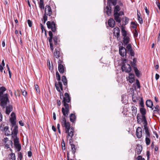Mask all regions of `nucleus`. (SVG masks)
<instances>
[{"mask_svg": "<svg viewBox=\"0 0 160 160\" xmlns=\"http://www.w3.org/2000/svg\"><path fill=\"white\" fill-rule=\"evenodd\" d=\"M142 121L143 122L144 126H147V122L146 118L145 115H142Z\"/></svg>", "mask_w": 160, "mask_h": 160, "instance_id": "31", "label": "nucleus"}, {"mask_svg": "<svg viewBox=\"0 0 160 160\" xmlns=\"http://www.w3.org/2000/svg\"><path fill=\"white\" fill-rule=\"evenodd\" d=\"M10 160H15V155L14 153H12L10 154Z\"/></svg>", "mask_w": 160, "mask_h": 160, "instance_id": "39", "label": "nucleus"}, {"mask_svg": "<svg viewBox=\"0 0 160 160\" xmlns=\"http://www.w3.org/2000/svg\"><path fill=\"white\" fill-rule=\"evenodd\" d=\"M138 22H139V23L141 24H142V23H143V20H142V18H138Z\"/></svg>", "mask_w": 160, "mask_h": 160, "instance_id": "62", "label": "nucleus"}, {"mask_svg": "<svg viewBox=\"0 0 160 160\" xmlns=\"http://www.w3.org/2000/svg\"><path fill=\"white\" fill-rule=\"evenodd\" d=\"M108 24L110 27L113 28L115 25V22L112 18H110L108 21Z\"/></svg>", "mask_w": 160, "mask_h": 160, "instance_id": "21", "label": "nucleus"}, {"mask_svg": "<svg viewBox=\"0 0 160 160\" xmlns=\"http://www.w3.org/2000/svg\"><path fill=\"white\" fill-rule=\"evenodd\" d=\"M38 4L39 7L41 10L44 9V2L43 0H40L39 2H38Z\"/></svg>", "mask_w": 160, "mask_h": 160, "instance_id": "28", "label": "nucleus"}, {"mask_svg": "<svg viewBox=\"0 0 160 160\" xmlns=\"http://www.w3.org/2000/svg\"><path fill=\"white\" fill-rule=\"evenodd\" d=\"M28 23L29 26L30 27L32 26V22L30 20H28L27 21Z\"/></svg>", "mask_w": 160, "mask_h": 160, "instance_id": "56", "label": "nucleus"}, {"mask_svg": "<svg viewBox=\"0 0 160 160\" xmlns=\"http://www.w3.org/2000/svg\"><path fill=\"white\" fill-rule=\"evenodd\" d=\"M47 25L48 28L51 29L52 31L55 32L56 30V24L54 21H48Z\"/></svg>", "mask_w": 160, "mask_h": 160, "instance_id": "4", "label": "nucleus"}, {"mask_svg": "<svg viewBox=\"0 0 160 160\" xmlns=\"http://www.w3.org/2000/svg\"><path fill=\"white\" fill-rule=\"evenodd\" d=\"M65 97L63 98V99L62 101V103L63 105H65L66 104H68L67 103H69L70 102L71 99L69 94L67 93H65Z\"/></svg>", "mask_w": 160, "mask_h": 160, "instance_id": "7", "label": "nucleus"}, {"mask_svg": "<svg viewBox=\"0 0 160 160\" xmlns=\"http://www.w3.org/2000/svg\"><path fill=\"white\" fill-rule=\"evenodd\" d=\"M150 137H146L145 141L147 145H148L150 143V140L149 139Z\"/></svg>", "mask_w": 160, "mask_h": 160, "instance_id": "42", "label": "nucleus"}, {"mask_svg": "<svg viewBox=\"0 0 160 160\" xmlns=\"http://www.w3.org/2000/svg\"><path fill=\"white\" fill-rule=\"evenodd\" d=\"M56 78L57 80L58 81H60V79H61L60 76L58 71H57L56 72Z\"/></svg>", "mask_w": 160, "mask_h": 160, "instance_id": "44", "label": "nucleus"}, {"mask_svg": "<svg viewBox=\"0 0 160 160\" xmlns=\"http://www.w3.org/2000/svg\"><path fill=\"white\" fill-rule=\"evenodd\" d=\"M133 69L136 75L138 77L140 76V72L139 70L136 67H134Z\"/></svg>", "mask_w": 160, "mask_h": 160, "instance_id": "30", "label": "nucleus"}, {"mask_svg": "<svg viewBox=\"0 0 160 160\" xmlns=\"http://www.w3.org/2000/svg\"><path fill=\"white\" fill-rule=\"evenodd\" d=\"M6 90V88L4 87H2L0 88V105L3 107L5 108L9 103L7 94H3V92Z\"/></svg>", "mask_w": 160, "mask_h": 160, "instance_id": "1", "label": "nucleus"}, {"mask_svg": "<svg viewBox=\"0 0 160 160\" xmlns=\"http://www.w3.org/2000/svg\"><path fill=\"white\" fill-rule=\"evenodd\" d=\"M63 143H62V149L63 150H65V143L64 142L63 140Z\"/></svg>", "mask_w": 160, "mask_h": 160, "instance_id": "63", "label": "nucleus"}, {"mask_svg": "<svg viewBox=\"0 0 160 160\" xmlns=\"http://www.w3.org/2000/svg\"><path fill=\"white\" fill-rule=\"evenodd\" d=\"M9 127L5 126L2 129H1L2 131L4 132L5 135L8 136L12 134V132H11L9 131Z\"/></svg>", "mask_w": 160, "mask_h": 160, "instance_id": "11", "label": "nucleus"}, {"mask_svg": "<svg viewBox=\"0 0 160 160\" xmlns=\"http://www.w3.org/2000/svg\"><path fill=\"white\" fill-rule=\"evenodd\" d=\"M65 67L62 64L58 65V70L59 72L61 73H63L64 72Z\"/></svg>", "mask_w": 160, "mask_h": 160, "instance_id": "22", "label": "nucleus"}, {"mask_svg": "<svg viewBox=\"0 0 160 160\" xmlns=\"http://www.w3.org/2000/svg\"><path fill=\"white\" fill-rule=\"evenodd\" d=\"M55 86L57 90L60 92V94H61L62 95V93L61 92V90L63 91V89L62 87V85L61 82L59 81L58 83L56 82L55 83Z\"/></svg>", "mask_w": 160, "mask_h": 160, "instance_id": "10", "label": "nucleus"}, {"mask_svg": "<svg viewBox=\"0 0 160 160\" xmlns=\"http://www.w3.org/2000/svg\"><path fill=\"white\" fill-rule=\"evenodd\" d=\"M140 111L142 115H145L146 114V110L144 107L141 108Z\"/></svg>", "mask_w": 160, "mask_h": 160, "instance_id": "34", "label": "nucleus"}, {"mask_svg": "<svg viewBox=\"0 0 160 160\" xmlns=\"http://www.w3.org/2000/svg\"><path fill=\"white\" fill-rule=\"evenodd\" d=\"M140 104L142 107H144V102L142 98L141 99V101L140 102Z\"/></svg>", "mask_w": 160, "mask_h": 160, "instance_id": "55", "label": "nucleus"}, {"mask_svg": "<svg viewBox=\"0 0 160 160\" xmlns=\"http://www.w3.org/2000/svg\"><path fill=\"white\" fill-rule=\"evenodd\" d=\"M62 80L63 83L64 85L67 86V81L66 77L65 76H63L62 77Z\"/></svg>", "mask_w": 160, "mask_h": 160, "instance_id": "32", "label": "nucleus"}, {"mask_svg": "<svg viewBox=\"0 0 160 160\" xmlns=\"http://www.w3.org/2000/svg\"><path fill=\"white\" fill-rule=\"evenodd\" d=\"M154 108V110H160V108L158 105H156L155 106L153 107Z\"/></svg>", "mask_w": 160, "mask_h": 160, "instance_id": "57", "label": "nucleus"}, {"mask_svg": "<svg viewBox=\"0 0 160 160\" xmlns=\"http://www.w3.org/2000/svg\"><path fill=\"white\" fill-rule=\"evenodd\" d=\"M114 19L116 21L120 23L121 22V18L119 17V15L118 13H114Z\"/></svg>", "mask_w": 160, "mask_h": 160, "instance_id": "24", "label": "nucleus"}, {"mask_svg": "<svg viewBox=\"0 0 160 160\" xmlns=\"http://www.w3.org/2000/svg\"><path fill=\"white\" fill-rule=\"evenodd\" d=\"M137 122H138V123H139L141 120V119L140 118V115H139V114H138L137 116Z\"/></svg>", "mask_w": 160, "mask_h": 160, "instance_id": "51", "label": "nucleus"}, {"mask_svg": "<svg viewBox=\"0 0 160 160\" xmlns=\"http://www.w3.org/2000/svg\"><path fill=\"white\" fill-rule=\"evenodd\" d=\"M53 40L54 42V44L55 45H57L58 43V38L56 36L54 37L53 38Z\"/></svg>", "mask_w": 160, "mask_h": 160, "instance_id": "45", "label": "nucleus"}, {"mask_svg": "<svg viewBox=\"0 0 160 160\" xmlns=\"http://www.w3.org/2000/svg\"><path fill=\"white\" fill-rule=\"evenodd\" d=\"M62 121L61 122L62 125L65 128V132H68L70 131V124L69 122H66L65 117L62 116Z\"/></svg>", "mask_w": 160, "mask_h": 160, "instance_id": "3", "label": "nucleus"}, {"mask_svg": "<svg viewBox=\"0 0 160 160\" xmlns=\"http://www.w3.org/2000/svg\"><path fill=\"white\" fill-rule=\"evenodd\" d=\"M136 84L138 87V88H140V84L139 81L137 79L136 80Z\"/></svg>", "mask_w": 160, "mask_h": 160, "instance_id": "58", "label": "nucleus"}, {"mask_svg": "<svg viewBox=\"0 0 160 160\" xmlns=\"http://www.w3.org/2000/svg\"><path fill=\"white\" fill-rule=\"evenodd\" d=\"M74 129L72 128L70 130V131H68V132H66L67 133V137L68 138L70 137V138L69 139V143L70 144H72L71 143L72 142H73V138L72 137L74 134Z\"/></svg>", "mask_w": 160, "mask_h": 160, "instance_id": "8", "label": "nucleus"}, {"mask_svg": "<svg viewBox=\"0 0 160 160\" xmlns=\"http://www.w3.org/2000/svg\"><path fill=\"white\" fill-rule=\"evenodd\" d=\"M114 32L113 34L114 35L117 37V39L119 38L120 36V30L118 27H116L114 28L113 29Z\"/></svg>", "mask_w": 160, "mask_h": 160, "instance_id": "14", "label": "nucleus"}, {"mask_svg": "<svg viewBox=\"0 0 160 160\" xmlns=\"http://www.w3.org/2000/svg\"><path fill=\"white\" fill-rule=\"evenodd\" d=\"M14 146L15 148L17 149V151L19 152L21 150V146L20 144L19 143L18 144L14 145Z\"/></svg>", "mask_w": 160, "mask_h": 160, "instance_id": "38", "label": "nucleus"}, {"mask_svg": "<svg viewBox=\"0 0 160 160\" xmlns=\"http://www.w3.org/2000/svg\"><path fill=\"white\" fill-rule=\"evenodd\" d=\"M16 119H10L11 123L12 124V126H15V124L16 123L15 120Z\"/></svg>", "mask_w": 160, "mask_h": 160, "instance_id": "48", "label": "nucleus"}, {"mask_svg": "<svg viewBox=\"0 0 160 160\" xmlns=\"http://www.w3.org/2000/svg\"><path fill=\"white\" fill-rule=\"evenodd\" d=\"M137 160H145V159L142 158L141 156H138L136 158Z\"/></svg>", "mask_w": 160, "mask_h": 160, "instance_id": "54", "label": "nucleus"}, {"mask_svg": "<svg viewBox=\"0 0 160 160\" xmlns=\"http://www.w3.org/2000/svg\"><path fill=\"white\" fill-rule=\"evenodd\" d=\"M121 33L122 36L124 37H127V32L125 30L123 26L122 25L121 26Z\"/></svg>", "mask_w": 160, "mask_h": 160, "instance_id": "27", "label": "nucleus"}, {"mask_svg": "<svg viewBox=\"0 0 160 160\" xmlns=\"http://www.w3.org/2000/svg\"><path fill=\"white\" fill-rule=\"evenodd\" d=\"M142 149V147L140 145H138L136 148V150L137 151V154H140Z\"/></svg>", "mask_w": 160, "mask_h": 160, "instance_id": "29", "label": "nucleus"}, {"mask_svg": "<svg viewBox=\"0 0 160 160\" xmlns=\"http://www.w3.org/2000/svg\"><path fill=\"white\" fill-rule=\"evenodd\" d=\"M133 28H135V29H134V30L133 31V35H134V38H136L138 36V30L136 28H135L134 27H133Z\"/></svg>", "mask_w": 160, "mask_h": 160, "instance_id": "40", "label": "nucleus"}, {"mask_svg": "<svg viewBox=\"0 0 160 160\" xmlns=\"http://www.w3.org/2000/svg\"><path fill=\"white\" fill-rule=\"evenodd\" d=\"M130 55L132 56H134L135 54L134 52L132 49L128 51Z\"/></svg>", "mask_w": 160, "mask_h": 160, "instance_id": "50", "label": "nucleus"}, {"mask_svg": "<svg viewBox=\"0 0 160 160\" xmlns=\"http://www.w3.org/2000/svg\"><path fill=\"white\" fill-rule=\"evenodd\" d=\"M52 14V12L51 8L50 6L46 5L45 8V13L44 15H46V16H51Z\"/></svg>", "mask_w": 160, "mask_h": 160, "instance_id": "9", "label": "nucleus"}, {"mask_svg": "<svg viewBox=\"0 0 160 160\" xmlns=\"http://www.w3.org/2000/svg\"><path fill=\"white\" fill-rule=\"evenodd\" d=\"M22 156L21 152H19L18 153V159L20 160H22Z\"/></svg>", "mask_w": 160, "mask_h": 160, "instance_id": "47", "label": "nucleus"}, {"mask_svg": "<svg viewBox=\"0 0 160 160\" xmlns=\"http://www.w3.org/2000/svg\"><path fill=\"white\" fill-rule=\"evenodd\" d=\"M153 110V114L155 116H156V114H159V111L160 110Z\"/></svg>", "mask_w": 160, "mask_h": 160, "instance_id": "46", "label": "nucleus"}, {"mask_svg": "<svg viewBox=\"0 0 160 160\" xmlns=\"http://www.w3.org/2000/svg\"><path fill=\"white\" fill-rule=\"evenodd\" d=\"M117 3L116 0H108V6H106V9L104 10L106 11V13L108 16H110L111 13V5H115Z\"/></svg>", "mask_w": 160, "mask_h": 160, "instance_id": "2", "label": "nucleus"}, {"mask_svg": "<svg viewBox=\"0 0 160 160\" xmlns=\"http://www.w3.org/2000/svg\"><path fill=\"white\" fill-rule=\"evenodd\" d=\"M49 42H51L52 41V39H53V34L52 31H49Z\"/></svg>", "mask_w": 160, "mask_h": 160, "instance_id": "35", "label": "nucleus"}, {"mask_svg": "<svg viewBox=\"0 0 160 160\" xmlns=\"http://www.w3.org/2000/svg\"><path fill=\"white\" fill-rule=\"evenodd\" d=\"M135 76L134 74L130 73L129 74L128 81L131 83L135 81Z\"/></svg>", "mask_w": 160, "mask_h": 160, "instance_id": "15", "label": "nucleus"}, {"mask_svg": "<svg viewBox=\"0 0 160 160\" xmlns=\"http://www.w3.org/2000/svg\"><path fill=\"white\" fill-rule=\"evenodd\" d=\"M64 108L62 107V111L63 117H67L69 113V107L68 104H66L63 105Z\"/></svg>", "mask_w": 160, "mask_h": 160, "instance_id": "5", "label": "nucleus"}, {"mask_svg": "<svg viewBox=\"0 0 160 160\" xmlns=\"http://www.w3.org/2000/svg\"><path fill=\"white\" fill-rule=\"evenodd\" d=\"M127 45V46L126 47V50L128 51H130L131 50H132V46L130 44H128Z\"/></svg>", "mask_w": 160, "mask_h": 160, "instance_id": "41", "label": "nucleus"}, {"mask_svg": "<svg viewBox=\"0 0 160 160\" xmlns=\"http://www.w3.org/2000/svg\"><path fill=\"white\" fill-rule=\"evenodd\" d=\"M120 10V8L118 5H117L114 7V13H118V12Z\"/></svg>", "mask_w": 160, "mask_h": 160, "instance_id": "33", "label": "nucleus"}, {"mask_svg": "<svg viewBox=\"0 0 160 160\" xmlns=\"http://www.w3.org/2000/svg\"><path fill=\"white\" fill-rule=\"evenodd\" d=\"M136 135L138 138H140L142 135V128L138 127L136 131Z\"/></svg>", "mask_w": 160, "mask_h": 160, "instance_id": "13", "label": "nucleus"}, {"mask_svg": "<svg viewBox=\"0 0 160 160\" xmlns=\"http://www.w3.org/2000/svg\"><path fill=\"white\" fill-rule=\"evenodd\" d=\"M131 109L132 111V116L133 117H134L136 116L137 113V108L135 106H132L131 108Z\"/></svg>", "mask_w": 160, "mask_h": 160, "instance_id": "23", "label": "nucleus"}, {"mask_svg": "<svg viewBox=\"0 0 160 160\" xmlns=\"http://www.w3.org/2000/svg\"><path fill=\"white\" fill-rule=\"evenodd\" d=\"M121 68L122 72L124 71L127 73L129 72L131 70V66L128 63L123 64Z\"/></svg>", "mask_w": 160, "mask_h": 160, "instance_id": "6", "label": "nucleus"}, {"mask_svg": "<svg viewBox=\"0 0 160 160\" xmlns=\"http://www.w3.org/2000/svg\"><path fill=\"white\" fill-rule=\"evenodd\" d=\"M35 87L36 92L38 93H39L40 92V90L39 88V87L38 85L37 84L35 85Z\"/></svg>", "mask_w": 160, "mask_h": 160, "instance_id": "53", "label": "nucleus"}, {"mask_svg": "<svg viewBox=\"0 0 160 160\" xmlns=\"http://www.w3.org/2000/svg\"><path fill=\"white\" fill-rule=\"evenodd\" d=\"M127 60L126 59H123L122 60V62L123 64H126L127 62Z\"/></svg>", "mask_w": 160, "mask_h": 160, "instance_id": "64", "label": "nucleus"}, {"mask_svg": "<svg viewBox=\"0 0 160 160\" xmlns=\"http://www.w3.org/2000/svg\"><path fill=\"white\" fill-rule=\"evenodd\" d=\"M40 26L42 32H43L44 31V32L45 31H46V30L45 29L43 25L41 23L40 24Z\"/></svg>", "mask_w": 160, "mask_h": 160, "instance_id": "59", "label": "nucleus"}, {"mask_svg": "<svg viewBox=\"0 0 160 160\" xmlns=\"http://www.w3.org/2000/svg\"><path fill=\"white\" fill-rule=\"evenodd\" d=\"M60 50V48L59 47H57L56 48L54 53V55L56 58H58L60 57L59 51Z\"/></svg>", "mask_w": 160, "mask_h": 160, "instance_id": "17", "label": "nucleus"}, {"mask_svg": "<svg viewBox=\"0 0 160 160\" xmlns=\"http://www.w3.org/2000/svg\"><path fill=\"white\" fill-rule=\"evenodd\" d=\"M13 138H14L13 140V142L14 143V145L18 144H19V140L17 136L16 137H12Z\"/></svg>", "mask_w": 160, "mask_h": 160, "instance_id": "36", "label": "nucleus"}, {"mask_svg": "<svg viewBox=\"0 0 160 160\" xmlns=\"http://www.w3.org/2000/svg\"><path fill=\"white\" fill-rule=\"evenodd\" d=\"M11 117L10 118V119H16V115L15 113H14L13 112H12L11 113Z\"/></svg>", "mask_w": 160, "mask_h": 160, "instance_id": "52", "label": "nucleus"}, {"mask_svg": "<svg viewBox=\"0 0 160 160\" xmlns=\"http://www.w3.org/2000/svg\"><path fill=\"white\" fill-rule=\"evenodd\" d=\"M6 108V113L7 114L9 115L10 113L12 110L13 107L11 105H9L6 107V106L5 108Z\"/></svg>", "mask_w": 160, "mask_h": 160, "instance_id": "16", "label": "nucleus"}, {"mask_svg": "<svg viewBox=\"0 0 160 160\" xmlns=\"http://www.w3.org/2000/svg\"><path fill=\"white\" fill-rule=\"evenodd\" d=\"M123 42L124 44V46L129 44L130 41V38L128 36L124 37L123 38Z\"/></svg>", "mask_w": 160, "mask_h": 160, "instance_id": "26", "label": "nucleus"}, {"mask_svg": "<svg viewBox=\"0 0 160 160\" xmlns=\"http://www.w3.org/2000/svg\"><path fill=\"white\" fill-rule=\"evenodd\" d=\"M71 147V150L73 153L74 154L76 151V149L75 148V145L73 144H70Z\"/></svg>", "mask_w": 160, "mask_h": 160, "instance_id": "37", "label": "nucleus"}, {"mask_svg": "<svg viewBox=\"0 0 160 160\" xmlns=\"http://www.w3.org/2000/svg\"><path fill=\"white\" fill-rule=\"evenodd\" d=\"M43 23L45 24L46 21L47 20L48 17L47 16H46V15H43Z\"/></svg>", "mask_w": 160, "mask_h": 160, "instance_id": "49", "label": "nucleus"}, {"mask_svg": "<svg viewBox=\"0 0 160 160\" xmlns=\"http://www.w3.org/2000/svg\"><path fill=\"white\" fill-rule=\"evenodd\" d=\"M119 52L122 57L126 56L127 54L126 49L123 46H121L119 48Z\"/></svg>", "mask_w": 160, "mask_h": 160, "instance_id": "12", "label": "nucleus"}, {"mask_svg": "<svg viewBox=\"0 0 160 160\" xmlns=\"http://www.w3.org/2000/svg\"><path fill=\"white\" fill-rule=\"evenodd\" d=\"M49 42V44H50V48L53 51V44L52 43V42Z\"/></svg>", "mask_w": 160, "mask_h": 160, "instance_id": "60", "label": "nucleus"}, {"mask_svg": "<svg viewBox=\"0 0 160 160\" xmlns=\"http://www.w3.org/2000/svg\"><path fill=\"white\" fill-rule=\"evenodd\" d=\"M144 129L145 131L146 137H150V133L149 132V128L147 126H144Z\"/></svg>", "mask_w": 160, "mask_h": 160, "instance_id": "19", "label": "nucleus"}, {"mask_svg": "<svg viewBox=\"0 0 160 160\" xmlns=\"http://www.w3.org/2000/svg\"><path fill=\"white\" fill-rule=\"evenodd\" d=\"M125 23L124 24V25H126L127 23H128V22L129 20V19L128 18H127L126 17H125Z\"/></svg>", "mask_w": 160, "mask_h": 160, "instance_id": "61", "label": "nucleus"}, {"mask_svg": "<svg viewBox=\"0 0 160 160\" xmlns=\"http://www.w3.org/2000/svg\"><path fill=\"white\" fill-rule=\"evenodd\" d=\"M137 61V59L136 58H134L133 60V61L131 62V64L132 66L134 67H136V63Z\"/></svg>", "mask_w": 160, "mask_h": 160, "instance_id": "43", "label": "nucleus"}, {"mask_svg": "<svg viewBox=\"0 0 160 160\" xmlns=\"http://www.w3.org/2000/svg\"><path fill=\"white\" fill-rule=\"evenodd\" d=\"M12 127H14V129L12 131V133H13L12 137H16L17 136V134L18 133V127L17 126H12Z\"/></svg>", "mask_w": 160, "mask_h": 160, "instance_id": "20", "label": "nucleus"}, {"mask_svg": "<svg viewBox=\"0 0 160 160\" xmlns=\"http://www.w3.org/2000/svg\"><path fill=\"white\" fill-rule=\"evenodd\" d=\"M146 106L152 109V110H153L154 108L153 107V103L150 100H148L146 102Z\"/></svg>", "mask_w": 160, "mask_h": 160, "instance_id": "18", "label": "nucleus"}, {"mask_svg": "<svg viewBox=\"0 0 160 160\" xmlns=\"http://www.w3.org/2000/svg\"><path fill=\"white\" fill-rule=\"evenodd\" d=\"M70 120L72 122H74L76 120V117L74 114L71 113L69 116Z\"/></svg>", "mask_w": 160, "mask_h": 160, "instance_id": "25", "label": "nucleus"}]
</instances>
